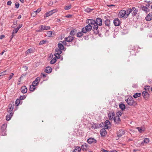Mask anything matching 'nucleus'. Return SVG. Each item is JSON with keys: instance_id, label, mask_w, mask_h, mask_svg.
Masks as SVG:
<instances>
[{"instance_id": "10", "label": "nucleus", "mask_w": 152, "mask_h": 152, "mask_svg": "<svg viewBox=\"0 0 152 152\" xmlns=\"http://www.w3.org/2000/svg\"><path fill=\"white\" fill-rule=\"evenodd\" d=\"M105 129L104 128L101 130L100 131V133L101 136L104 137L106 135L107 132L106 131Z\"/></svg>"}, {"instance_id": "46", "label": "nucleus", "mask_w": 152, "mask_h": 152, "mask_svg": "<svg viewBox=\"0 0 152 152\" xmlns=\"http://www.w3.org/2000/svg\"><path fill=\"white\" fill-rule=\"evenodd\" d=\"M26 96H21L20 97V100H23L26 98Z\"/></svg>"}, {"instance_id": "15", "label": "nucleus", "mask_w": 152, "mask_h": 152, "mask_svg": "<svg viewBox=\"0 0 152 152\" xmlns=\"http://www.w3.org/2000/svg\"><path fill=\"white\" fill-rule=\"evenodd\" d=\"M39 28H41L42 30H48L50 29V27L49 26H45L43 25H41L39 26Z\"/></svg>"}, {"instance_id": "63", "label": "nucleus", "mask_w": 152, "mask_h": 152, "mask_svg": "<svg viewBox=\"0 0 152 152\" xmlns=\"http://www.w3.org/2000/svg\"><path fill=\"white\" fill-rule=\"evenodd\" d=\"M107 6L108 7H114L115 5L113 4H111V5H108Z\"/></svg>"}, {"instance_id": "59", "label": "nucleus", "mask_w": 152, "mask_h": 152, "mask_svg": "<svg viewBox=\"0 0 152 152\" xmlns=\"http://www.w3.org/2000/svg\"><path fill=\"white\" fill-rule=\"evenodd\" d=\"M55 56L58 58H59L60 56V55H59V56L57 55V53H56L54 55Z\"/></svg>"}, {"instance_id": "57", "label": "nucleus", "mask_w": 152, "mask_h": 152, "mask_svg": "<svg viewBox=\"0 0 152 152\" xmlns=\"http://www.w3.org/2000/svg\"><path fill=\"white\" fill-rule=\"evenodd\" d=\"M101 151L102 152H110L109 151H108L107 150H105L103 148L101 149Z\"/></svg>"}, {"instance_id": "64", "label": "nucleus", "mask_w": 152, "mask_h": 152, "mask_svg": "<svg viewBox=\"0 0 152 152\" xmlns=\"http://www.w3.org/2000/svg\"><path fill=\"white\" fill-rule=\"evenodd\" d=\"M110 152H118L115 150H113L110 151Z\"/></svg>"}, {"instance_id": "34", "label": "nucleus", "mask_w": 152, "mask_h": 152, "mask_svg": "<svg viewBox=\"0 0 152 152\" xmlns=\"http://www.w3.org/2000/svg\"><path fill=\"white\" fill-rule=\"evenodd\" d=\"M52 32L51 31H48L47 32L46 36L48 37H50L52 35Z\"/></svg>"}, {"instance_id": "39", "label": "nucleus", "mask_w": 152, "mask_h": 152, "mask_svg": "<svg viewBox=\"0 0 152 152\" xmlns=\"http://www.w3.org/2000/svg\"><path fill=\"white\" fill-rule=\"evenodd\" d=\"M105 24L106 26H109L110 25V20L107 19L105 21Z\"/></svg>"}, {"instance_id": "28", "label": "nucleus", "mask_w": 152, "mask_h": 152, "mask_svg": "<svg viewBox=\"0 0 152 152\" xmlns=\"http://www.w3.org/2000/svg\"><path fill=\"white\" fill-rule=\"evenodd\" d=\"M81 148L80 147L76 146L75 147V149L73 151V152H80Z\"/></svg>"}, {"instance_id": "37", "label": "nucleus", "mask_w": 152, "mask_h": 152, "mask_svg": "<svg viewBox=\"0 0 152 152\" xmlns=\"http://www.w3.org/2000/svg\"><path fill=\"white\" fill-rule=\"evenodd\" d=\"M56 61V59L55 58H54L53 59H52L50 61V63L51 64H54Z\"/></svg>"}, {"instance_id": "50", "label": "nucleus", "mask_w": 152, "mask_h": 152, "mask_svg": "<svg viewBox=\"0 0 152 152\" xmlns=\"http://www.w3.org/2000/svg\"><path fill=\"white\" fill-rule=\"evenodd\" d=\"M34 81L38 83L40 81V78L39 77H37Z\"/></svg>"}, {"instance_id": "35", "label": "nucleus", "mask_w": 152, "mask_h": 152, "mask_svg": "<svg viewBox=\"0 0 152 152\" xmlns=\"http://www.w3.org/2000/svg\"><path fill=\"white\" fill-rule=\"evenodd\" d=\"M61 50H62L59 49H56V51L57 52V53H56L57 55H58V56H59V55H60L61 53Z\"/></svg>"}, {"instance_id": "45", "label": "nucleus", "mask_w": 152, "mask_h": 152, "mask_svg": "<svg viewBox=\"0 0 152 152\" xmlns=\"http://www.w3.org/2000/svg\"><path fill=\"white\" fill-rule=\"evenodd\" d=\"M14 75V74L13 73H11L8 77V80H10L12 77Z\"/></svg>"}, {"instance_id": "3", "label": "nucleus", "mask_w": 152, "mask_h": 152, "mask_svg": "<svg viewBox=\"0 0 152 152\" xmlns=\"http://www.w3.org/2000/svg\"><path fill=\"white\" fill-rule=\"evenodd\" d=\"M125 100L129 105L132 106L136 104V103L134 101L133 98L131 96H129L128 99H126Z\"/></svg>"}, {"instance_id": "16", "label": "nucleus", "mask_w": 152, "mask_h": 152, "mask_svg": "<svg viewBox=\"0 0 152 152\" xmlns=\"http://www.w3.org/2000/svg\"><path fill=\"white\" fill-rule=\"evenodd\" d=\"M142 95L143 97L145 99H148L149 96V94L146 91H143L142 92Z\"/></svg>"}, {"instance_id": "24", "label": "nucleus", "mask_w": 152, "mask_h": 152, "mask_svg": "<svg viewBox=\"0 0 152 152\" xmlns=\"http://www.w3.org/2000/svg\"><path fill=\"white\" fill-rule=\"evenodd\" d=\"M13 114V113H11L9 114V115H8L6 116V120L7 121L10 120Z\"/></svg>"}, {"instance_id": "30", "label": "nucleus", "mask_w": 152, "mask_h": 152, "mask_svg": "<svg viewBox=\"0 0 152 152\" xmlns=\"http://www.w3.org/2000/svg\"><path fill=\"white\" fill-rule=\"evenodd\" d=\"M35 86L33 85L32 84L30 86L29 88V90L30 91H33L35 90Z\"/></svg>"}, {"instance_id": "27", "label": "nucleus", "mask_w": 152, "mask_h": 152, "mask_svg": "<svg viewBox=\"0 0 152 152\" xmlns=\"http://www.w3.org/2000/svg\"><path fill=\"white\" fill-rule=\"evenodd\" d=\"M136 128L140 133H142L145 131V129L143 127H137Z\"/></svg>"}, {"instance_id": "58", "label": "nucleus", "mask_w": 152, "mask_h": 152, "mask_svg": "<svg viewBox=\"0 0 152 152\" xmlns=\"http://www.w3.org/2000/svg\"><path fill=\"white\" fill-rule=\"evenodd\" d=\"M12 4V2L11 1H7V4L8 5H10Z\"/></svg>"}, {"instance_id": "55", "label": "nucleus", "mask_w": 152, "mask_h": 152, "mask_svg": "<svg viewBox=\"0 0 152 152\" xmlns=\"http://www.w3.org/2000/svg\"><path fill=\"white\" fill-rule=\"evenodd\" d=\"M41 76L42 77L44 78H45L46 77V75L44 73H42L41 74Z\"/></svg>"}, {"instance_id": "33", "label": "nucleus", "mask_w": 152, "mask_h": 152, "mask_svg": "<svg viewBox=\"0 0 152 152\" xmlns=\"http://www.w3.org/2000/svg\"><path fill=\"white\" fill-rule=\"evenodd\" d=\"M140 93H137L134 95L133 96L134 98H136L137 97H139L140 96Z\"/></svg>"}, {"instance_id": "60", "label": "nucleus", "mask_w": 152, "mask_h": 152, "mask_svg": "<svg viewBox=\"0 0 152 152\" xmlns=\"http://www.w3.org/2000/svg\"><path fill=\"white\" fill-rule=\"evenodd\" d=\"M5 37V36L4 35H1L0 37V39H2Z\"/></svg>"}, {"instance_id": "31", "label": "nucleus", "mask_w": 152, "mask_h": 152, "mask_svg": "<svg viewBox=\"0 0 152 152\" xmlns=\"http://www.w3.org/2000/svg\"><path fill=\"white\" fill-rule=\"evenodd\" d=\"M8 74V73H7V71L6 70L0 73V77H1V76H3L4 75H7Z\"/></svg>"}, {"instance_id": "20", "label": "nucleus", "mask_w": 152, "mask_h": 152, "mask_svg": "<svg viewBox=\"0 0 152 152\" xmlns=\"http://www.w3.org/2000/svg\"><path fill=\"white\" fill-rule=\"evenodd\" d=\"M52 71V68L49 66L47 67L45 70V72L48 73H51Z\"/></svg>"}, {"instance_id": "38", "label": "nucleus", "mask_w": 152, "mask_h": 152, "mask_svg": "<svg viewBox=\"0 0 152 152\" xmlns=\"http://www.w3.org/2000/svg\"><path fill=\"white\" fill-rule=\"evenodd\" d=\"M33 50L31 48L28 49L27 50L26 53V54H28L30 53H33Z\"/></svg>"}, {"instance_id": "22", "label": "nucleus", "mask_w": 152, "mask_h": 152, "mask_svg": "<svg viewBox=\"0 0 152 152\" xmlns=\"http://www.w3.org/2000/svg\"><path fill=\"white\" fill-rule=\"evenodd\" d=\"M113 120L114 122L117 124L119 123V122L120 121V119L119 118V116H117L114 117Z\"/></svg>"}, {"instance_id": "12", "label": "nucleus", "mask_w": 152, "mask_h": 152, "mask_svg": "<svg viewBox=\"0 0 152 152\" xmlns=\"http://www.w3.org/2000/svg\"><path fill=\"white\" fill-rule=\"evenodd\" d=\"M115 115V113L113 112H111L108 114L109 119L110 120H113V117Z\"/></svg>"}, {"instance_id": "23", "label": "nucleus", "mask_w": 152, "mask_h": 152, "mask_svg": "<svg viewBox=\"0 0 152 152\" xmlns=\"http://www.w3.org/2000/svg\"><path fill=\"white\" fill-rule=\"evenodd\" d=\"M141 9L145 12H148L149 11L148 8L147 7L144 6H141Z\"/></svg>"}, {"instance_id": "26", "label": "nucleus", "mask_w": 152, "mask_h": 152, "mask_svg": "<svg viewBox=\"0 0 152 152\" xmlns=\"http://www.w3.org/2000/svg\"><path fill=\"white\" fill-rule=\"evenodd\" d=\"M9 108L7 110V111L8 112L10 113L11 111H12L13 109V106L12 105L10 104L9 105Z\"/></svg>"}, {"instance_id": "29", "label": "nucleus", "mask_w": 152, "mask_h": 152, "mask_svg": "<svg viewBox=\"0 0 152 152\" xmlns=\"http://www.w3.org/2000/svg\"><path fill=\"white\" fill-rule=\"evenodd\" d=\"M58 46L59 49L61 50H63L64 47L62 44L61 43H58Z\"/></svg>"}, {"instance_id": "25", "label": "nucleus", "mask_w": 152, "mask_h": 152, "mask_svg": "<svg viewBox=\"0 0 152 152\" xmlns=\"http://www.w3.org/2000/svg\"><path fill=\"white\" fill-rule=\"evenodd\" d=\"M149 141L150 140L149 138H145L144 139L143 141L141 143V144L143 145L144 143L147 144L149 142Z\"/></svg>"}, {"instance_id": "4", "label": "nucleus", "mask_w": 152, "mask_h": 152, "mask_svg": "<svg viewBox=\"0 0 152 152\" xmlns=\"http://www.w3.org/2000/svg\"><path fill=\"white\" fill-rule=\"evenodd\" d=\"M7 127V124H3L1 127L0 129V132L1 133V135L2 136H5L6 135L5 131Z\"/></svg>"}, {"instance_id": "21", "label": "nucleus", "mask_w": 152, "mask_h": 152, "mask_svg": "<svg viewBox=\"0 0 152 152\" xmlns=\"http://www.w3.org/2000/svg\"><path fill=\"white\" fill-rule=\"evenodd\" d=\"M21 91L22 93L25 94L27 92V89L26 86H23L21 88Z\"/></svg>"}, {"instance_id": "49", "label": "nucleus", "mask_w": 152, "mask_h": 152, "mask_svg": "<svg viewBox=\"0 0 152 152\" xmlns=\"http://www.w3.org/2000/svg\"><path fill=\"white\" fill-rule=\"evenodd\" d=\"M15 5L16 8L18 9L19 8V4L18 2H16L15 4Z\"/></svg>"}, {"instance_id": "40", "label": "nucleus", "mask_w": 152, "mask_h": 152, "mask_svg": "<svg viewBox=\"0 0 152 152\" xmlns=\"http://www.w3.org/2000/svg\"><path fill=\"white\" fill-rule=\"evenodd\" d=\"M20 102V99H18L15 102V104L16 106H18Z\"/></svg>"}, {"instance_id": "11", "label": "nucleus", "mask_w": 152, "mask_h": 152, "mask_svg": "<svg viewBox=\"0 0 152 152\" xmlns=\"http://www.w3.org/2000/svg\"><path fill=\"white\" fill-rule=\"evenodd\" d=\"M125 133V132L124 130L123 129H121L119 130L117 133V136L118 137H120L122 135H124Z\"/></svg>"}, {"instance_id": "6", "label": "nucleus", "mask_w": 152, "mask_h": 152, "mask_svg": "<svg viewBox=\"0 0 152 152\" xmlns=\"http://www.w3.org/2000/svg\"><path fill=\"white\" fill-rule=\"evenodd\" d=\"M102 125L101 126H100V127H103L104 128V129H108V128L110 126V122L108 120H106L105 121V123L103 124L102 123Z\"/></svg>"}, {"instance_id": "47", "label": "nucleus", "mask_w": 152, "mask_h": 152, "mask_svg": "<svg viewBox=\"0 0 152 152\" xmlns=\"http://www.w3.org/2000/svg\"><path fill=\"white\" fill-rule=\"evenodd\" d=\"M46 42V41L45 40H43L42 41H41L40 42L39 44L40 45H42L43 44H45Z\"/></svg>"}, {"instance_id": "19", "label": "nucleus", "mask_w": 152, "mask_h": 152, "mask_svg": "<svg viewBox=\"0 0 152 152\" xmlns=\"http://www.w3.org/2000/svg\"><path fill=\"white\" fill-rule=\"evenodd\" d=\"M113 23L115 26H118L120 24V21L118 18L115 19L114 20Z\"/></svg>"}, {"instance_id": "9", "label": "nucleus", "mask_w": 152, "mask_h": 152, "mask_svg": "<svg viewBox=\"0 0 152 152\" xmlns=\"http://www.w3.org/2000/svg\"><path fill=\"white\" fill-rule=\"evenodd\" d=\"M89 148V146L86 143H84L81 146V149L83 151H86Z\"/></svg>"}, {"instance_id": "56", "label": "nucleus", "mask_w": 152, "mask_h": 152, "mask_svg": "<svg viewBox=\"0 0 152 152\" xmlns=\"http://www.w3.org/2000/svg\"><path fill=\"white\" fill-rule=\"evenodd\" d=\"M41 11V10L40 9H38L37 10L35 11H34L36 13H39Z\"/></svg>"}, {"instance_id": "62", "label": "nucleus", "mask_w": 152, "mask_h": 152, "mask_svg": "<svg viewBox=\"0 0 152 152\" xmlns=\"http://www.w3.org/2000/svg\"><path fill=\"white\" fill-rule=\"evenodd\" d=\"M150 6V5L148 3L146 4L145 7H147L149 9V7Z\"/></svg>"}, {"instance_id": "8", "label": "nucleus", "mask_w": 152, "mask_h": 152, "mask_svg": "<svg viewBox=\"0 0 152 152\" xmlns=\"http://www.w3.org/2000/svg\"><path fill=\"white\" fill-rule=\"evenodd\" d=\"M57 11V10L56 9H55L50 11L46 13L44 15V17L45 18L50 16L52 15L53 13L56 12Z\"/></svg>"}, {"instance_id": "54", "label": "nucleus", "mask_w": 152, "mask_h": 152, "mask_svg": "<svg viewBox=\"0 0 152 152\" xmlns=\"http://www.w3.org/2000/svg\"><path fill=\"white\" fill-rule=\"evenodd\" d=\"M145 1L148 3H152V0H145Z\"/></svg>"}, {"instance_id": "2", "label": "nucleus", "mask_w": 152, "mask_h": 152, "mask_svg": "<svg viewBox=\"0 0 152 152\" xmlns=\"http://www.w3.org/2000/svg\"><path fill=\"white\" fill-rule=\"evenodd\" d=\"M86 23L90 25L93 28V30L95 32V31H97L98 29V26L96 25V21L95 20L93 19H89L86 20Z\"/></svg>"}, {"instance_id": "18", "label": "nucleus", "mask_w": 152, "mask_h": 152, "mask_svg": "<svg viewBox=\"0 0 152 152\" xmlns=\"http://www.w3.org/2000/svg\"><path fill=\"white\" fill-rule=\"evenodd\" d=\"M73 37H72L69 36L65 38V40L66 41L68 42H70L72 41L73 40Z\"/></svg>"}, {"instance_id": "43", "label": "nucleus", "mask_w": 152, "mask_h": 152, "mask_svg": "<svg viewBox=\"0 0 152 152\" xmlns=\"http://www.w3.org/2000/svg\"><path fill=\"white\" fill-rule=\"evenodd\" d=\"M122 111H118L116 113V114L117 115V116H121L122 115Z\"/></svg>"}, {"instance_id": "61", "label": "nucleus", "mask_w": 152, "mask_h": 152, "mask_svg": "<svg viewBox=\"0 0 152 152\" xmlns=\"http://www.w3.org/2000/svg\"><path fill=\"white\" fill-rule=\"evenodd\" d=\"M22 26V24H20L17 27L18 28L19 30V29Z\"/></svg>"}, {"instance_id": "41", "label": "nucleus", "mask_w": 152, "mask_h": 152, "mask_svg": "<svg viewBox=\"0 0 152 152\" xmlns=\"http://www.w3.org/2000/svg\"><path fill=\"white\" fill-rule=\"evenodd\" d=\"M71 7V5H69V6H66L65 7L64 9L65 10H68L70 9Z\"/></svg>"}, {"instance_id": "42", "label": "nucleus", "mask_w": 152, "mask_h": 152, "mask_svg": "<svg viewBox=\"0 0 152 152\" xmlns=\"http://www.w3.org/2000/svg\"><path fill=\"white\" fill-rule=\"evenodd\" d=\"M19 29L17 28H15L13 31L12 34H16L18 31Z\"/></svg>"}, {"instance_id": "52", "label": "nucleus", "mask_w": 152, "mask_h": 152, "mask_svg": "<svg viewBox=\"0 0 152 152\" xmlns=\"http://www.w3.org/2000/svg\"><path fill=\"white\" fill-rule=\"evenodd\" d=\"M38 83H37V82H35V81H33V82L32 85H33L35 86H37V85Z\"/></svg>"}, {"instance_id": "14", "label": "nucleus", "mask_w": 152, "mask_h": 152, "mask_svg": "<svg viewBox=\"0 0 152 152\" xmlns=\"http://www.w3.org/2000/svg\"><path fill=\"white\" fill-rule=\"evenodd\" d=\"M87 141L89 144H91L93 142L96 143L97 142V141L93 138H89L87 140Z\"/></svg>"}, {"instance_id": "48", "label": "nucleus", "mask_w": 152, "mask_h": 152, "mask_svg": "<svg viewBox=\"0 0 152 152\" xmlns=\"http://www.w3.org/2000/svg\"><path fill=\"white\" fill-rule=\"evenodd\" d=\"M37 15V13H36L34 11L31 14V16L33 17Z\"/></svg>"}, {"instance_id": "32", "label": "nucleus", "mask_w": 152, "mask_h": 152, "mask_svg": "<svg viewBox=\"0 0 152 152\" xmlns=\"http://www.w3.org/2000/svg\"><path fill=\"white\" fill-rule=\"evenodd\" d=\"M120 108L122 110H124L125 108V105L123 104H121L119 105Z\"/></svg>"}, {"instance_id": "44", "label": "nucleus", "mask_w": 152, "mask_h": 152, "mask_svg": "<svg viewBox=\"0 0 152 152\" xmlns=\"http://www.w3.org/2000/svg\"><path fill=\"white\" fill-rule=\"evenodd\" d=\"M75 30H72L70 32V34L72 36H73L75 34Z\"/></svg>"}, {"instance_id": "36", "label": "nucleus", "mask_w": 152, "mask_h": 152, "mask_svg": "<svg viewBox=\"0 0 152 152\" xmlns=\"http://www.w3.org/2000/svg\"><path fill=\"white\" fill-rule=\"evenodd\" d=\"M83 32L82 31L81 32H78L77 33V36L78 37H80L83 35Z\"/></svg>"}, {"instance_id": "5", "label": "nucleus", "mask_w": 152, "mask_h": 152, "mask_svg": "<svg viewBox=\"0 0 152 152\" xmlns=\"http://www.w3.org/2000/svg\"><path fill=\"white\" fill-rule=\"evenodd\" d=\"M92 28L91 26L90 25L88 24L85 27L82 28V31L83 32V33H86L87 32L90 31L91 30Z\"/></svg>"}, {"instance_id": "51", "label": "nucleus", "mask_w": 152, "mask_h": 152, "mask_svg": "<svg viewBox=\"0 0 152 152\" xmlns=\"http://www.w3.org/2000/svg\"><path fill=\"white\" fill-rule=\"evenodd\" d=\"M150 86H146L144 87V89L145 90H147L150 89Z\"/></svg>"}, {"instance_id": "1", "label": "nucleus", "mask_w": 152, "mask_h": 152, "mask_svg": "<svg viewBox=\"0 0 152 152\" xmlns=\"http://www.w3.org/2000/svg\"><path fill=\"white\" fill-rule=\"evenodd\" d=\"M130 10L127 9L126 10H121L118 14V15L120 18H126L130 14Z\"/></svg>"}, {"instance_id": "17", "label": "nucleus", "mask_w": 152, "mask_h": 152, "mask_svg": "<svg viewBox=\"0 0 152 152\" xmlns=\"http://www.w3.org/2000/svg\"><path fill=\"white\" fill-rule=\"evenodd\" d=\"M145 19L147 21H150L152 19V13H149L145 17Z\"/></svg>"}, {"instance_id": "7", "label": "nucleus", "mask_w": 152, "mask_h": 152, "mask_svg": "<svg viewBox=\"0 0 152 152\" xmlns=\"http://www.w3.org/2000/svg\"><path fill=\"white\" fill-rule=\"evenodd\" d=\"M128 10H130V13H132V16H135L137 14L138 12V10L137 9L134 7H132V8L128 9Z\"/></svg>"}, {"instance_id": "13", "label": "nucleus", "mask_w": 152, "mask_h": 152, "mask_svg": "<svg viewBox=\"0 0 152 152\" xmlns=\"http://www.w3.org/2000/svg\"><path fill=\"white\" fill-rule=\"evenodd\" d=\"M96 21V25L100 26H101L102 24V19L100 18H97Z\"/></svg>"}, {"instance_id": "53", "label": "nucleus", "mask_w": 152, "mask_h": 152, "mask_svg": "<svg viewBox=\"0 0 152 152\" xmlns=\"http://www.w3.org/2000/svg\"><path fill=\"white\" fill-rule=\"evenodd\" d=\"M66 41H63L60 42H61V43L63 45H66Z\"/></svg>"}]
</instances>
